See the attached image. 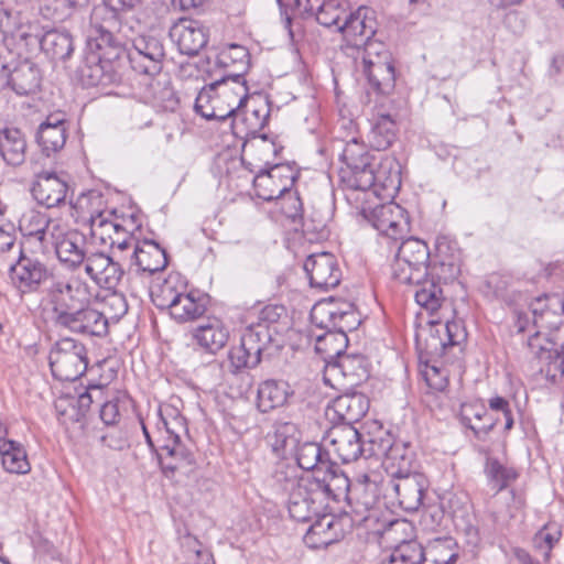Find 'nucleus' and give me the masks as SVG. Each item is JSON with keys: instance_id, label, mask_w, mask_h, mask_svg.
Returning <instances> with one entry per match:
<instances>
[{"instance_id": "nucleus-42", "label": "nucleus", "mask_w": 564, "mask_h": 564, "mask_svg": "<svg viewBox=\"0 0 564 564\" xmlns=\"http://www.w3.org/2000/svg\"><path fill=\"white\" fill-rule=\"evenodd\" d=\"M347 167L350 170L351 175L348 180L350 183L357 181L361 172L366 171L372 161L377 160L376 155H371L364 142L358 141L356 138L348 141L340 155Z\"/></svg>"}, {"instance_id": "nucleus-53", "label": "nucleus", "mask_w": 564, "mask_h": 564, "mask_svg": "<svg viewBox=\"0 0 564 564\" xmlns=\"http://www.w3.org/2000/svg\"><path fill=\"white\" fill-rule=\"evenodd\" d=\"M329 370L341 372L352 383H358L368 377L366 360L359 355L343 354L335 360Z\"/></svg>"}, {"instance_id": "nucleus-22", "label": "nucleus", "mask_w": 564, "mask_h": 564, "mask_svg": "<svg viewBox=\"0 0 564 564\" xmlns=\"http://www.w3.org/2000/svg\"><path fill=\"white\" fill-rule=\"evenodd\" d=\"M373 12L367 7H360L355 12L348 11L339 32L344 35L348 45L361 48L372 42L376 34V21Z\"/></svg>"}, {"instance_id": "nucleus-12", "label": "nucleus", "mask_w": 564, "mask_h": 564, "mask_svg": "<svg viewBox=\"0 0 564 564\" xmlns=\"http://www.w3.org/2000/svg\"><path fill=\"white\" fill-rule=\"evenodd\" d=\"M378 448L372 454L382 456V465L391 479L406 476L415 471V453L412 447L401 441H392L390 436L373 442Z\"/></svg>"}, {"instance_id": "nucleus-47", "label": "nucleus", "mask_w": 564, "mask_h": 564, "mask_svg": "<svg viewBox=\"0 0 564 564\" xmlns=\"http://www.w3.org/2000/svg\"><path fill=\"white\" fill-rule=\"evenodd\" d=\"M0 456L8 473L24 475L31 470L26 452L19 442L0 437Z\"/></svg>"}, {"instance_id": "nucleus-13", "label": "nucleus", "mask_w": 564, "mask_h": 564, "mask_svg": "<svg viewBox=\"0 0 564 564\" xmlns=\"http://www.w3.org/2000/svg\"><path fill=\"white\" fill-rule=\"evenodd\" d=\"M51 245L55 248L57 259L69 269L85 264L90 252H87V240L78 230H66L61 224L52 228Z\"/></svg>"}, {"instance_id": "nucleus-33", "label": "nucleus", "mask_w": 564, "mask_h": 564, "mask_svg": "<svg viewBox=\"0 0 564 564\" xmlns=\"http://www.w3.org/2000/svg\"><path fill=\"white\" fill-rule=\"evenodd\" d=\"M131 264L137 268V272L152 275L166 268V252L156 242L144 240L140 247L135 246V250L131 254Z\"/></svg>"}, {"instance_id": "nucleus-63", "label": "nucleus", "mask_w": 564, "mask_h": 564, "mask_svg": "<svg viewBox=\"0 0 564 564\" xmlns=\"http://www.w3.org/2000/svg\"><path fill=\"white\" fill-rule=\"evenodd\" d=\"M42 15L54 21H64L74 13L68 0H42L40 6Z\"/></svg>"}, {"instance_id": "nucleus-27", "label": "nucleus", "mask_w": 564, "mask_h": 564, "mask_svg": "<svg viewBox=\"0 0 564 564\" xmlns=\"http://www.w3.org/2000/svg\"><path fill=\"white\" fill-rule=\"evenodd\" d=\"M77 75L86 87L108 86L119 79L116 63L108 62L90 52L86 53L77 69Z\"/></svg>"}, {"instance_id": "nucleus-3", "label": "nucleus", "mask_w": 564, "mask_h": 564, "mask_svg": "<svg viewBox=\"0 0 564 564\" xmlns=\"http://www.w3.org/2000/svg\"><path fill=\"white\" fill-rule=\"evenodd\" d=\"M431 326L429 336L424 339V346L421 348V359L423 354L427 357L425 369L423 371L427 384L437 391H443L448 383L447 373L441 369L434 360L443 357L451 347L458 346L466 340L467 333L460 322L448 321L445 323L437 319H430Z\"/></svg>"}, {"instance_id": "nucleus-34", "label": "nucleus", "mask_w": 564, "mask_h": 564, "mask_svg": "<svg viewBox=\"0 0 564 564\" xmlns=\"http://www.w3.org/2000/svg\"><path fill=\"white\" fill-rule=\"evenodd\" d=\"M280 167L272 165L269 160L264 161V166L259 170L253 178V186L258 197L263 200H273L289 191L290 183H281Z\"/></svg>"}, {"instance_id": "nucleus-7", "label": "nucleus", "mask_w": 564, "mask_h": 564, "mask_svg": "<svg viewBox=\"0 0 564 564\" xmlns=\"http://www.w3.org/2000/svg\"><path fill=\"white\" fill-rule=\"evenodd\" d=\"M347 509L344 512L355 525L370 527V522L378 520L376 482L370 481L368 475L357 477L352 482L347 497Z\"/></svg>"}, {"instance_id": "nucleus-35", "label": "nucleus", "mask_w": 564, "mask_h": 564, "mask_svg": "<svg viewBox=\"0 0 564 564\" xmlns=\"http://www.w3.org/2000/svg\"><path fill=\"white\" fill-rule=\"evenodd\" d=\"M564 337V329H556V335L544 333V330L538 328V330L531 335L528 339V348L531 354L536 357L543 365L540 367V371L545 375L544 369L547 365L555 359L556 352L561 351V343Z\"/></svg>"}, {"instance_id": "nucleus-29", "label": "nucleus", "mask_w": 564, "mask_h": 564, "mask_svg": "<svg viewBox=\"0 0 564 564\" xmlns=\"http://www.w3.org/2000/svg\"><path fill=\"white\" fill-rule=\"evenodd\" d=\"M270 104L261 96L247 97L240 108L238 129L236 133L245 132L247 135H254L268 123L270 118Z\"/></svg>"}, {"instance_id": "nucleus-24", "label": "nucleus", "mask_w": 564, "mask_h": 564, "mask_svg": "<svg viewBox=\"0 0 564 564\" xmlns=\"http://www.w3.org/2000/svg\"><path fill=\"white\" fill-rule=\"evenodd\" d=\"M530 311L536 328L547 330L552 335H556L558 328L564 329V324L561 322V317L564 315V299L561 295L539 296L531 302Z\"/></svg>"}, {"instance_id": "nucleus-23", "label": "nucleus", "mask_w": 564, "mask_h": 564, "mask_svg": "<svg viewBox=\"0 0 564 564\" xmlns=\"http://www.w3.org/2000/svg\"><path fill=\"white\" fill-rule=\"evenodd\" d=\"M56 327L75 334L102 337L108 333V319L101 312L91 306V301H88L87 305H82V307L70 313Z\"/></svg>"}, {"instance_id": "nucleus-17", "label": "nucleus", "mask_w": 564, "mask_h": 564, "mask_svg": "<svg viewBox=\"0 0 564 564\" xmlns=\"http://www.w3.org/2000/svg\"><path fill=\"white\" fill-rule=\"evenodd\" d=\"M323 494L314 482L306 481L288 497L290 517L297 522H311L326 509Z\"/></svg>"}, {"instance_id": "nucleus-11", "label": "nucleus", "mask_w": 564, "mask_h": 564, "mask_svg": "<svg viewBox=\"0 0 564 564\" xmlns=\"http://www.w3.org/2000/svg\"><path fill=\"white\" fill-rule=\"evenodd\" d=\"M311 321L321 329H335L344 334L356 329L360 323L351 303L338 304L333 300L316 303L311 311Z\"/></svg>"}, {"instance_id": "nucleus-31", "label": "nucleus", "mask_w": 564, "mask_h": 564, "mask_svg": "<svg viewBox=\"0 0 564 564\" xmlns=\"http://www.w3.org/2000/svg\"><path fill=\"white\" fill-rule=\"evenodd\" d=\"M312 481L318 486L326 505L329 499L346 501L352 485L345 473L334 463H330L319 475L312 476Z\"/></svg>"}, {"instance_id": "nucleus-64", "label": "nucleus", "mask_w": 564, "mask_h": 564, "mask_svg": "<svg viewBox=\"0 0 564 564\" xmlns=\"http://www.w3.org/2000/svg\"><path fill=\"white\" fill-rule=\"evenodd\" d=\"M302 227L303 232L308 236L310 240L323 239L328 235L326 219L322 216H305Z\"/></svg>"}, {"instance_id": "nucleus-32", "label": "nucleus", "mask_w": 564, "mask_h": 564, "mask_svg": "<svg viewBox=\"0 0 564 564\" xmlns=\"http://www.w3.org/2000/svg\"><path fill=\"white\" fill-rule=\"evenodd\" d=\"M66 139L67 121L63 113L48 115L36 132V141L47 156L62 150Z\"/></svg>"}, {"instance_id": "nucleus-37", "label": "nucleus", "mask_w": 564, "mask_h": 564, "mask_svg": "<svg viewBox=\"0 0 564 564\" xmlns=\"http://www.w3.org/2000/svg\"><path fill=\"white\" fill-rule=\"evenodd\" d=\"M192 337L202 349L216 354L227 344L229 332L223 322L213 318L194 328Z\"/></svg>"}, {"instance_id": "nucleus-44", "label": "nucleus", "mask_w": 564, "mask_h": 564, "mask_svg": "<svg viewBox=\"0 0 564 564\" xmlns=\"http://www.w3.org/2000/svg\"><path fill=\"white\" fill-rule=\"evenodd\" d=\"M325 330V333L315 336V351L329 369L335 360L344 354L348 345V337L343 332H336L335 329Z\"/></svg>"}, {"instance_id": "nucleus-2", "label": "nucleus", "mask_w": 564, "mask_h": 564, "mask_svg": "<svg viewBox=\"0 0 564 564\" xmlns=\"http://www.w3.org/2000/svg\"><path fill=\"white\" fill-rule=\"evenodd\" d=\"M239 78V75L237 76ZM248 97L246 80L223 77L205 86L195 100V111L208 120L232 118V128L238 129L240 108Z\"/></svg>"}, {"instance_id": "nucleus-41", "label": "nucleus", "mask_w": 564, "mask_h": 564, "mask_svg": "<svg viewBox=\"0 0 564 564\" xmlns=\"http://www.w3.org/2000/svg\"><path fill=\"white\" fill-rule=\"evenodd\" d=\"M26 140L21 130L4 128L0 130V154L12 166L21 165L25 160Z\"/></svg>"}, {"instance_id": "nucleus-10", "label": "nucleus", "mask_w": 564, "mask_h": 564, "mask_svg": "<svg viewBox=\"0 0 564 564\" xmlns=\"http://www.w3.org/2000/svg\"><path fill=\"white\" fill-rule=\"evenodd\" d=\"M8 272L12 285L21 293L37 291L42 283L47 284L51 275H54L44 263L26 257L21 247L8 262Z\"/></svg>"}, {"instance_id": "nucleus-52", "label": "nucleus", "mask_w": 564, "mask_h": 564, "mask_svg": "<svg viewBox=\"0 0 564 564\" xmlns=\"http://www.w3.org/2000/svg\"><path fill=\"white\" fill-rule=\"evenodd\" d=\"M422 558V545L415 540H409L383 554L380 564H420Z\"/></svg>"}, {"instance_id": "nucleus-36", "label": "nucleus", "mask_w": 564, "mask_h": 564, "mask_svg": "<svg viewBox=\"0 0 564 564\" xmlns=\"http://www.w3.org/2000/svg\"><path fill=\"white\" fill-rule=\"evenodd\" d=\"M42 83V73L39 66L30 61L23 59L12 68L9 87L19 96L35 94Z\"/></svg>"}, {"instance_id": "nucleus-62", "label": "nucleus", "mask_w": 564, "mask_h": 564, "mask_svg": "<svg viewBox=\"0 0 564 564\" xmlns=\"http://www.w3.org/2000/svg\"><path fill=\"white\" fill-rule=\"evenodd\" d=\"M228 358L232 372H238L243 368H253L260 364V357L251 354V350L241 340L240 345L229 350Z\"/></svg>"}, {"instance_id": "nucleus-4", "label": "nucleus", "mask_w": 564, "mask_h": 564, "mask_svg": "<svg viewBox=\"0 0 564 564\" xmlns=\"http://www.w3.org/2000/svg\"><path fill=\"white\" fill-rule=\"evenodd\" d=\"M44 292L54 326H58L82 305H87L93 297L89 284L77 275H51Z\"/></svg>"}, {"instance_id": "nucleus-48", "label": "nucleus", "mask_w": 564, "mask_h": 564, "mask_svg": "<svg viewBox=\"0 0 564 564\" xmlns=\"http://www.w3.org/2000/svg\"><path fill=\"white\" fill-rule=\"evenodd\" d=\"M296 462L303 470H312V476L319 475L332 463L328 452L314 442H305L299 445Z\"/></svg>"}, {"instance_id": "nucleus-61", "label": "nucleus", "mask_w": 564, "mask_h": 564, "mask_svg": "<svg viewBox=\"0 0 564 564\" xmlns=\"http://www.w3.org/2000/svg\"><path fill=\"white\" fill-rule=\"evenodd\" d=\"M182 557L180 563L186 558H200L203 564H212V553L203 547L202 543L191 533L180 536Z\"/></svg>"}, {"instance_id": "nucleus-40", "label": "nucleus", "mask_w": 564, "mask_h": 564, "mask_svg": "<svg viewBox=\"0 0 564 564\" xmlns=\"http://www.w3.org/2000/svg\"><path fill=\"white\" fill-rule=\"evenodd\" d=\"M290 386L284 381L265 380L260 383L257 392V406L262 413L283 406L292 395Z\"/></svg>"}, {"instance_id": "nucleus-9", "label": "nucleus", "mask_w": 564, "mask_h": 564, "mask_svg": "<svg viewBox=\"0 0 564 564\" xmlns=\"http://www.w3.org/2000/svg\"><path fill=\"white\" fill-rule=\"evenodd\" d=\"M303 540L310 549H324L341 540L355 525L343 511L336 516L324 511L315 516Z\"/></svg>"}, {"instance_id": "nucleus-54", "label": "nucleus", "mask_w": 564, "mask_h": 564, "mask_svg": "<svg viewBox=\"0 0 564 564\" xmlns=\"http://www.w3.org/2000/svg\"><path fill=\"white\" fill-rule=\"evenodd\" d=\"M349 8L346 2L339 0H328L321 6L315 13L316 21L326 28H334L339 32Z\"/></svg>"}, {"instance_id": "nucleus-49", "label": "nucleus", "mask_w": 564, "mask_h": 564, "mask_svg": "<svg viewBox=\"0 0 564 564\" xmlns=\"http://www.w3.org/2000/svg\"><path fill=\"white\" fill-rule=\"evenodd\" d=\"M456 544L451 538L435 539L423 547L420 564H454L457 560Z\"/></svg>"}, {"instance_id": "nucleus-30", "label": "nucleus", "mask_w": 564, "mask_h": 564, "mask_svg": "<svg viewBox=\"0 0 564 564\" xmlns=\"http://www.w3.org/2000/svg\"><path fill=\"white\" fill-rule=\"evenodd\" d=\"M68 184L65 178L54 172H42L37 175L32 187L36 202L47 208H53L65 202Z\"/></svg>"}, {"instance_id": "nucleus-50", "label": "nucleus", "mask_w": 564, "mask_h": 564, "mask_svg": "<svg viewBox=\"0 0 564 564\" xmlns=\"http://www.w3.org/2000/svg\"><path fill=\"white\" fill-rule=\"evenodd\" d=\"M484 473L488 485L496 492L506 489L518 478V473L513 467L503 465L491 456L486 457Z\"/></svg>"}, {"instance_id": "nucleus-38", "label": "nucleus", "mask_w": 564, "mask_h": 564, "mask_svg": "<svg viewBox=\"0 0 564 564\" xmlns=\"http://www.w3.org/2000/svg\"><path fill=\"white\" fill-rule=\"evenodd\" d=\"M408 286H413L414 299L417 305L423 308L431 316L443 312L447 305L446 299L443 295V290L440 284L434 280H429L427 276L423 278L419 283H404Z\"/></svg>"}, {"instance_id": "nucleus-18", "label": "nucleus", "mask_w": 564, "mask_h": 564, "mask_svg": "<svg viewBox=\"0 0 564 564\" xmlns=\"http://www.w3.org/2000/svg\"><path fill=\"white\" fill-rule=\"evenodd\" d=\"M310 285L321 291L336 288L341 280V271L335 256L330 252L311 254L304 262Z\"/></svg>"}, {"instance_id": "nucleus-21", "label": "nucleus", "mask_w": 564, "mask_h": 564, "mask_svg": "<svg viewBox=\"0 0 564 564\" xmlns=\"http://www.w3.org/2000/svg\"><path fill=\"white\" fill-rule=\"evenodd\" d=\"M163 300L170 315L177 322L184 323L200 317L206 311V300L194 292L178 293L171 285L162 288Z\"/></svg>"}, {"instance_id": "nucleus-39", "label": "nucleus", "mask_w": 564, "mask_h": 564, "mask_svg": "<svg viewBox=\"0 0 564 564\" xmlns=\"http://www.w3.org/2000/svg\"><path fill=\"white\" fill-rule=\"evenodd\" d=\"M460 421L470 429L478 440L485 436L497 425L499 419L492 417L482 403H463Z\"/></svg>"}, {"instance_id": "nucleus-20", "label": "nucleus", "mask_w": 564, "mask_h": 564, "mask_svg": "<svg viewBox=\"0 0 564 564\" xmlns=\"http://www.w3.org/2000/svg\"><path fill=\"white\" fill-rule=\"evenodd\" d=\"M365 217L381 235L393 240L401 238L409 228L405 210L393 202L377 205Z\"/></svg>"}, {"instance_id": "nucleus-19", "label": "nucleus", "mask_w": 564, "mask_h": 564, "mask_svg": "<svg viewBox=\"0 0 564 564\" xmlns=\"http://www.w3.org/2000/svg\"><path fill=\"white\" fill-rule=\"evenodd\" d=\"M427 481L420 473H413L390 479L386 484V495H394L402 509L409 512L419 510L423 502V497Z\"/></svg>"}, {"instance_id": "nucleus-55", "label": "nucleus", "mask_w": 564, "mask_h": 564, "mask_svg": "<svg viewBox=\"0 0 564 564\" xmlns=\"http://www.w3.org/2000/svg\"><path fill=\"white\" fill-rule=\"evenodd\" d=\"M362 72L366 75L370 86L377 93L388 95L393 90L395 84L393 63L388 65L375 64V67L364 68Z\"/></svg>"}, {"instance_id": "nucleus-5", "label": "nucleus", "mask_w": 564, "mask_h": 564, "mask_svg": "<svg viewBox=\"0 0 564 564\" xmlns=\"http://www.w3.org/2000/svg\"><path fill=\"white\" fill-rule=\"evenodd\" d=\"M48 360L54 378L61 381H74L87 370V348L75 338H61L52 347Z\"/></svg>"}, {"instance_id": "nucleus-59", "label": "nucleus", "mask_w": 564, "mask_h": 564, "mask_svg": "<svg viewBox=\"0 0 564 564\" xmlns=\"http://www.w3.org/2000/svg\"><path fill=\"white\" fill-rule=\"evenodd\" d=\"M273 478L279 489L286 494L288 497L299 489L300 486L312 480V476H299L295 467L289 465L279 466Z\"/></svg>"}, {"instance_id": "nucleus-43", "label": "nucleus", "mask_w": 564, "mask_h": 564, "mask_svg": "<svg viewBox=\"0 0 564 564\" xmlns=\"http://www.w3.org/2000/svg\"><path fill=\"white\" fill-rule=\"evenodd\" d=\"M55 226H59V223L35 210L25 213L19 223V228L24 236L35 238L43 246L48 245L52 239V228Z\"/></svg>"}, {"instance_id": "nucleus-16", "label": "nucleus", "mask_w": 564, "mask_h": 564, "mask_svg": "<svg viewBox=\"0 0 564 564\" xmlns=\"http://www.w3.org/2000/svg\"><path fill=\"white\" fill-rule=\"evenodd\" d=\"M170 37L182 54L194 56L207 45L209 29L199 20L181 18L171 26Z\"/></svg>"}, {"instance_id": "nucleus-46", "label": "nucleus", "mask_w": 564, "mask_h": 564, "mask_svg": "<svg viewBox=\"0 0 564 564\" xmlns=\"http://www.w3.org/2000/svg\"><path fill=\"white\" fill-rule=\"evenodd\" d=\"M216 63L224 68H234L232 72H228L224 76L225 78L238 79L237 76L239 75V79L245 80L243 75L249 68L250 54L247 47L238 44H230L217 55Z\"/></svg>"}, {"instance_id": "nucleus-14", "label": "nucleus", "mask_w": 564, "mask_h": 564, "mask_svg": "<svg viewBox=\"0 0 564 564\" xmlns=\"http://www.w3.org/2000/svg\"><path fill=\"white\" fill-rule=\"evenodd\" d=\"M124 56L135 73L154 76L162 68L164 47L159 39L141 35L134 39Z\"/></svg>"}, {"instance_id": "nucleus-15", "label": "nucleus", "mask_w": 564, "mask_h": 564, "mask_svg": "<svg viewBox=\"0 0 564 564\" xmlns=\"http://www.w3.org/2000/svg\"><path fill=\"white\" fill-rule=\"evenodd\" d=\"M400 184V171L393 158L377 156L366 171L361 172L357 181L350 183V188L368 191L380 186L383 189H394Z\"/></svg>"}, {"instance_id": "nucleus-58", "label": "nucleus", "mask_w": 564, "mask_h": 564, "mask_svg": "<svg viewBox=\"0 0 564 564\" xmlns=\"http://www.w3.org/2000/svg\"><path fill=\"white\" fill-rule=\"evenodd\" d=\"M271 333L267 324L259 323L247 327L241 336V340L251 350L261 358L262 351L271 343Z\"/></svg>"}, {"instance_id": "nucleus-1", "label": "nucleus", "mask_w": 564, "mask_h": 564, "mask_svg": "<svg viewBox=\"0 0 564 564\" xmlns=\"http://www.w3.org/2000/svg\"><path fill=\"white\" fill-rule=\"evenodd\" d=\"M158 415L159 462L163 474L171 477L195 463L193 453L181 444L182 437L187 435V422L181 411L170 403L160 405Z\"/></svg>"}, {"instance_id": "nucleus-28", "label": "nucleus", "mask_w": 564, "mask_h": 564, "mask_svg": "<svg viewBox=\"0 0 564 564\" xmlns=\"http://www.w3.org/2000/svg\"><path fill=\"white\" fill-rule=\"evenodd\" d=\"M332 451L345 464L357 460L365 452L361 434L352 425H337L328 433Z\"/></svg>"}, {"instance_id": "nucleus-45", "label": "nucleus", "mask_w": 564, "mask_h": 564, "mask_svg": "<svg viewBox=\"0 0 564 564\" xmlns=\"http://www.w3.org/2000/svg\"><path fill=\"white\" fill-rule=\"evenodd\" d=\"M42 52L52 61H65L73 51V37L65 30H50L40 40Z\"/></svg>"}, {"instance_id": "nucleus-6", "label": "nucleus", "mask_w": 564, "mask_h": 564, "mask_svg": "<svg viewBox=\"0 0 564 564\" xmlns=\"http://www.w3.org/2000/svg\"><path fill=\"white\" fill-rule=\"evenodd\" d=\"M430 251L426 243L417 238L401 242L392 264V276L399 283H419L427 276Z\"/></svg>"}, {"instance_id": "nucleus-8", "label": "nucleus", "mask_w": 564, "mask_h": 564, "mask_svg": "<svg viewBox=\"0 0 564 564\" xmlns=\"http://www.w3.org/2000/svg\"><path fill=\"white\" fill-rule=\"evenodd\" d=\"M100 14L99 10H95L91 17L87 35V52L96 53L106 61L117 64L126 54V50L112 33L118 25L117 15L110 13V17L104 18V22L100 23L98 22Z\"/></svg>"}, {"instance_id": "nucleus-60", "label": "nucleus", "mask_w": 564, "mask_h": 564, "mask_svg": "<svg viewBox=\"0 0 564 564\" xmlns=\"http://www.w3.org/2000/svg\"><path fill=\"white\" fill-rule=\"evenodd\" d=\"M362 48L361 64L364 68L375 67L376 65H388L393 63L390 51L386 44L380 41L367 43Z\"/></svg>"}, {"instance_id": "nucleus-51", "label": "nucleus", "mask_w": 564, "mask_h": 564, "mask_svg": "<svg viewBox=\"0 0 564 564\" xmlns=\"http://www.w3.org/2000/svg\"><path fill=\"white\" fill-rule=\"evenodd\" d=\"M397 123L390 115H380L368 134L370 145L377 151L387 150L395 140Z\"/></svg>"}, {"instance_id": "nucleus-26", "label": "nucleus", "mask_w": 564, "mask_h": 564, "mask_svg": "<svg viewBox=\"0 0 564 564\" xmlns=\"http://www.w3.org/2000/svg\"><path fill=\"white\" fill-rule=\"evenodd\" d=\"M369 399L360 392L345 393L337 397L326 408V416L341 425L360 421L369 410Z\"/></svg>"}, {"instance_id": "nucleus-57", "label": "nucleus", "mask_w": 564, "mask_h": 564, "mask_svg": "<svg viewBox=\"0 0 564 564\" xmlns=\"http://www.w3.org/2000/svg\"><path fill=\"white\" fill-rule=\"evenodd\" d=\"M299 429L293 422H276L270 436L271 446L275 453L284 452L288 447H294L299 442Z\"/></svg>"}, {"instance_id": "nucleus-25", "label": "nucleus", "mask_w": 564, "mask_h": 564, "mask_svg": "<svg viewBox=\"0 0 564 564\" xmlns=\"http://www.w3.org/2000/svg\"><path fill=\"white\" fill-rule=\"evenodd\" d=\"M86 274L100 288L116 289L124 275L121 263L105 252H90L85 262Z\"/></svg>"}, {"instance_id": "nucleus-56", "label": "nucleus", "mask_w": 564, "mask_h": 564, "mask_svg": "<svg viewBox=\"0 0 564 564\" xmlns=\"http://www.w3.org/2000/svg\"><path fill=\"white\" fill-rule=\"evenodd\" d=\"M562 538V528L556 522H547L533 536L532 543L535 551L540 552L544 561L551 557L552 549Z\"/></svg>"}]
</instances>
